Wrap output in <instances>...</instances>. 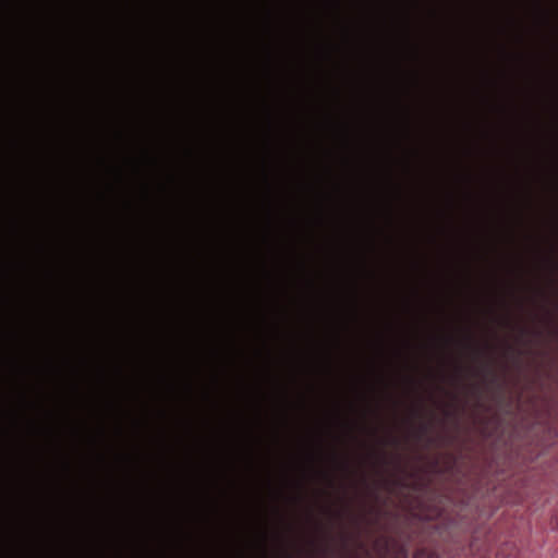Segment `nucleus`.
<instances>
[{
  "mask_svg": "<svg viewBox=\"0 0 558 558\" xmlns=\"http://www.w3.org/2000/svg\"><path fill=\"white\" fill-rule=\"evenodd\" d=\"M331 48L330 46L318 45L316 47V56L320 60H329L331 58Z\"/></svg>",
  "mask_w": 558,
  "mask_h": 558,
  "instance_id": "obj_8",
  "label": "nucleus"
},
{
  "mask_svg": "<svg viewBox=\"0 0 558 558\" xmlns=\"http://www.w3.org/2000/svg\"><path fill=\"white\" fill-rule=\"evenodd\" d=\"M368 457L374 460V462L380 466L389 465L392 462V459H389L387 453L384 451H372ZM393 461L397 463L400 462V457L395 456Z\"/></svg>",
  "mask_w": 558,
  "mask_h": 558,
  "instance_id": "obj_5",
  "label": "nucleus"
},
{
  "mask_svg": "<svg viewBox=\"0 0 558 558\" xmlns=\"http://www.w3.org/2000/svg\"><path fill=\"white\" fill-rule=\"evenodd\" d=\"M481 549H482V548H481L480 546H477V541H476V538L474 537V538L472 539L471 544H470V550H471L472 553H474V551H480Z\"/></svg>",
  "mask_w": 558,
  "mask_h": 558,
  "instance_id": "obj_30",
  "label": "nucleus"
},
{
  "mask_svg": "<svg viewBox=\"0 0 558 558\" xmlns=\"http://www.w3.org/2000/svg\"><path fill=\"white\" fill-rule=\"evenodd\" d=\"M429 428H430L429 423L421 422L416 426H411L408 435L410 438L414 439L415 441H421L427 436Z\"/></svg>",
  "mask_w": 558,
  "mask_h": 558,
  "instance_id": "obj_4",
  "label": "nucleus"
},
{
  "mask_svg": "<svg viewBox=\"0 0 558 558\" xmlns=\"http://www.w3.org/2000/svg\"><path fill=\"white\" fill-rule=\"evenodd\" d=\"M343 131H344L345 137H348V129L344 128Z\"/></svg>",
  "mask_w": 558,
  "mask_h": 558,
  "instance_id": "obj_60",
  "label": "nucleus"
},
{
  "mask_svg": "<svg viewBox=\"0 0 558 558\" xmlns=\"http://www.w3.org/2000/svg\"><path fill=\"white\" fill-rule=\"evenodd\" d=\"M463 344L468 347L474 359L483 357L487 354L489 350V345L487 343H480L471 333L470 330H466L463 337Z\"/></svg>",
  "mask_w": 558,
  "mask_h": 558,
  "instance_id": "obj_3",
  "label": "nucleus"
},
{
  "mask_svg": "<svg viewBox=\"0 0 558 558\" xmlns=\"http://www.w3.org/2000/svg\"><path fill=\"white\" fill-rule=\"evenodd\" d=\"M159 381L162 383V384H166L167 389L169 391H171V392L174 391V385L172 383H170L165 375H160L159 376Z\"/></svg>",
  "mask_w": 558,
  "mask_h": 558,
  "instance_id": "obj_23",
  "label": "nucleus"
},
{
  "mask_svg": "<svg viewBox=\"0 0 558 558\" xmlns=\"http://www.w3.org/2000/svg\"><path fill=\"white\" fill-rule=\"evenodd\" d=\"M378 442L381 445L399 446L400 439H399V437H397L392 434H388L385 438L379 439Z\"/></svg>",
  "mask_w": 558,
  "mask_h": 558,
  "instance_id": "obj_12",
  "label": "nucleus"
},
{
  "mask_svg": "<svg viewBox=\"0 0 558 558\" xmlns=\"http://www.w3.org/2000/svg\"><path fill=\"white\" fill-rule=\"evenodd\" d=\"M45 275H46V277H47L48 279H52V278L54 277L53 271H52V270H50V269H49V270H47V271L45 272Z\"/></svg>",
  "mask_w": 558,
  "mask_h": 558,
  "instance_id": "obj_36",
  "label": "nucleus"
},
{
  "mask_svg": "<svg viewBox=\"0 0 558 558\" xmlns=\"http://www.w3.org/2000/svg\"><path fill=\"white\" fill-rule=\"evenodd\" d=\"M452 341V337H447L446 338V343H450Z\"/></svg>",
  "mask_w": 558,
  "mask_h": 558,
  "instance_id": "obj_55",
  "label": "nucleus"
},
{
  "mask_svg": "<svg viewBox=\"0 0 558 558\" xmlns=\"http://www.w3.org/2000/svg\"><path fill=\"white\" fill-rule=\"evenodd\" d=\"M211 379H213V381H214L215 384H217V383L219 381L218 376H213V377H211Z\"/></svg>",
  "mask_w": 558,
  "mask_h": 558,
  "instance_id": "obj_47",
  "label": "nucleus"
},
{
  "mask_svg": "<svg viewBox=\"0 0 558 558\" xmlns=\"http://www.w3.org/2000/svg\"><path fill=\"white\" fill-rule=\"evenodd\" d=\"M116 371H117V373L121 374L123 369H122V367L118 366V367L116 368Z\"/></svg>",
  "mask_w": 558,
  "mask_h": 558,
  "instance_id": "obj_54",
  "label": "nucleus"
},
{
  "mask_svg": "<svg viewBox=\"0 0 558 558\" xmlns=\"http://www.w3.org/2000/svg\"><path fill=\"white\" fill-rule=\"evenodd\" d=\"M8 336H9L10 338H16V333H15V332H9V333H8Z\"/></svg>",
  "mask_w": 558,
  "mask_h": 558,
  "instance_id": "obj_48",
  "label": "nucleus"
},
{
  "mask_svg": "<svg viewBox=\"0 0 558 558\" xmlns=\"http://www.w3.org/2000/svg\"><path fill=\"white\" fill-rule=\"evenodd\" d=\"M125 206H126L128 208H130V207H131V203H130V202H125Z\"/></svg>",
  "mask_w": 558,
  "mask_h": 558,
  "instance_id": "obj_59",
  "label": "nucleus"
},
{
  "mask_svg": "<svg viewBox=\"0 0 558 558\" xmlns=\"http://www.w3.org/2000/svg\"><path fill=\"white\" fill-rule=\"evenodd\" d=\"M496 557L497 558H517L518 553L513 546L510 547L509 545H505L498 550Z\"/></svg>",
  "mask_w": 558,
  "mask_h": 558,
  "instance_id": "obj_7",
  "label": "nucleus"
},
{
  "mask_svg": "<svg viewBox=\"0 0 558 558\" xmlns=\"http://www.w3.org/2000/svg\"><path fill=\"white\" fill-rule=\"evenodd\" d=\"M404 381H405L407 384H414V383H415V380H414V379H413V377H411V376H405V377H404Z\"/></svg>",
  "mask_w": 558,
  "mask_h": 558,
  "instance_id": "obj_37",
  "label": "nucleus"
},
{
  "mask_svg": "<svg viewBox=\"0 0 558 558\" xmlns=\"http://www.w3.org/2000/svg\"><path fill=\"white\" fill-rule=\"evenodd\" d=\"M38 252L43 253L45 251V246L43 244L37 245Z\"/></svg>",
  "mask_w": 558,
  "mask_h": 558,
  "instance_id": "obj_42",
  "label": "nucleus"
},
{
  "mask_svg": "<svg viewBox=\"0 0 558 558\" xmlns=\"http://www.w3.org/2000/svg\"><path fill=\"white\" fill-rule=\"evenodd\" d=\"M185 153H186L187 156H192L193 155V150L191 148H187L185 150Z\"/></svg>",
  "mask_w": 558,
  "mask_h": 558,
  "instance_id": "obj_45",
  "label": "nucleus"
},
{
  "mask_svg": "<svg viewBox=\"0 0 558 558\" xmlns=\"http://www.w3.org/2000/svg\"><path fill=\"white\" fill-rule=\"evenodd\" d=\"M98 458H99V460H101V461H104V459H105L102 454H99V456H98Z\"/></svg>",
  "mask_w": 558,
  "mask_h": 558,
  "instance_id": "obj_62",
  "label": "nucleus"
},
{
  "mask_svg": "<svg viewBox=\"0 0 558 558\" xmlns=\"http://www.w3.org/2000/svg\"><path fill=\"white\" fill-rule=\"evenodd\" d=\"M142 158H143L144 162L151 165V166H156L158 162L157 158L151 156L147 149H144L142 151Z\"/></svg>",
  "mask_w": 558,
  "mask_h": 558,
  "instance_id": "obj_14",
  "label": "nucleus"
},
{
  "mask_svg": "<svg viewBox=\"0 0 558 558\" xmlns=\"http://www.w3.org/2000/svg\"><path fill=\"white\" fill-rule=\"evenodd\" d=\"M98 161L104 165L105 163V159L104 158H99Z\"/></svg>",
  "mask_w": 558,
  "mask_h": 558,
  "instance_id": "obj_57",
  "label": "nucleus"
},
{
  "mask_svg": "<svg viewBox=\"0 0 558 558\" xmlns=\"http://www.w3.org/2000/svg\"><path fill=\"white\" fill-rule=\"evenodd\" d=\"M352 537L350 534L348 533H342L340 535V542H341V546L342 548H348L350 542H351Z\"/></svg>",
  "mask_w": 558,
  "mask_h": 558,
  "instance_id": "obj_22",
  "label": "nucleus"
},
{
  "mask_svg": "<svg viewBox=\"0 0 558 558\" xmlns=\"http://www.w3.org/2000/svg\"><path fill=\"white\" fill-rule=\"evenodd\" d=\"M500 51L502 53V56L507 57V58H512V59H515V60H523L524 56L522 53H510L508 52L507 48L505 46H501L500 47Z\"/></svg>",
  "mask_w": 558,
  "mask_h": 558,
  "instance_id": "obj_17",
  "label": "nucleus"
},
{
  "mask_svg": "<svg viewBox=\"0 0 558 558\" xmlns=\"http://www.w3.org/2000/svg\"><path fill=\"white\" fill-rule=\"evenodd\" d=\"M44 371L49 374H60V368L51 360H47Z\"/></svg>",
  "mask_w": 558,
  "mask_h": 558,
  "instance_id": "obj_15",
  "label": "nucleus"
},
{
  "mask_svg": "<svg viewBox=\"0 0 558 558\" xmlns=\"http://www.w3.org/2000/svg\"><path fill=\"white\" fill-rule=\"evenodd\" d=\"M210 353H211V355H213V356H215V357L219 356V350H218V349H213V350L210 351Z\"/></svg>",
  "mask_w": 558,
  "mask_h": 558,
  "instance_id": "obj_39",
  "label": "nucleus"
},
{
  "mask_svg": "<svg viewBox=\"0 0 558 558\" xmlns=\"http://www.w3.org/2000/svg\"><path fill=\"white\" fill-rule=\"evenodd\" d=\"M5 413H7V415H8V416L13 421V422H16V420H17V415H16V413H15V412L8 411V412H5Z\"/></svg>",
  "mask_w": 558,
  "mask_h": 558,
  "instance_id": "obj_32",
  "label": "nucleus"
},
{
  "mask_svg": "<svg viewBox=\"0 0 558 558\" xmlns=\"http://www.w3.org/2000/svg\"><path fill=\"white\" fill-rule=\"evenodd\" d=\"M97 375H98V379L99 381L101 383H105L106 379H107V376H106V371L104 367H99L98 371H97Z\"/></svg>",
  "mask_w": 558,
  "mask_h": 558,
  "instance_id": "obj_25",
  "label": "nucleus"
},
{
  "mask_svg": "<svg viewBox=\"0 0 558 558\" xmlns=\"http://www.w3.org/2000/svg\"><path fill=\"white\" fill-rule=\"evenodd\" d=\"M20 403L25 409H34L35 402L28 399V397L25 393L20 395L19 397Z\"/></svg>",
  "mask_w": 558,
  "mask_h": 558,
  "instance_id": "obj_13",
  "label": "nucleus"
},
{
  "mask_svg": "<svg viewBox=\"0 0 558 558\" xmlns=\"http://www.w3.org/2000/svg\"><path fill=\"white\" fill-rule=\"evenodd\" d=\"M375 546L391 558H408L409 553L404 545L391 536H380L376 539Z\"/></svg>",
  "mask_w": 558,
  "mask_h": 558,
  "instance_id": "obj_2",
  "label": "nucleus"
},
{
  "mask_svg": "<svg viewBox=\"0 0 558 558\" xmlns=\"http://www.w3.org/2000/svg\"><path fill=\"white\" fill-rule=\"evenodd\" d=\"M543 262H544V264L549 268V270H550L551 272H556V271H557L558 266H557V263H556L553 258H550V257H545V258L543 259Z\"/></svg>",
  "mask_w": 558,
  "mask_h": 558,
  "instance_id": "obj_18",
  "label": "nucleus"
},
{
  "mask_svg": "<svg viewBox=\"0 0 558 558\" xmlns=\"http://www.w3.org/2000/svg\"><path fill=\"white\" fill-rule=\"evenodd\" d=\"M116 135H117L118 138H122V136H123L122 132H120V131L117 132Z\"/></svg>",
  "mask_w": 558,
  "mask_h": 558,
  "instance_id": "obj_50",
  "label": "nucleus"
},
{
  "mask_svg": "<svg viewBox=\"0 0 558 558\" xmlns=\"http://www.w3.org/2000/svg\"><path fill=\"white\" fill-rule=\"evenodd\" d=\"M143 196L147 199L149 197V191L147 185H143Z\"/></svg>",
  "mask_w": 558,
  "mask_h": 558,
  "instance_id": "obj_35",
  "label": "nucleus"
},
{
  "mask_svg": "<svg viewBox=\"0 0 558 558\" xmlns=\"http://www.w3.org/2000/svg\"><path fill=\"white\" fill-rule=\"evenodd\" d=\"M107 407H108L109 409H113V408H114V403H113L112 401H108V402H107Z\"/></svg>",
  "mask_w": 558,
  "mask_h": 558,
  "instance_id": "obj_43",
  "label": "nucleus"
},
{
  "mask_svg": "<svg viewBox=\"0 0 558 558\" xmlns=\"http://www.w3.org/2000/svg\"><path fill=\"white\" fill-rule=\"evenodd\" d=\"M118 459L122 462L130 463L132 461V457L129 453L118 454Z\"/></svg>",
  "mask_w": 558,
  "mask_h": 558,
  "instance_id": "obj_29",
  "label": "nucleus"
},
{
  "mask_svg": "<svg viewBox=\"0 0 558 558\" xmlns=\"http://www.w3.org/2000/svg\"><path fill=\"white\" fill-rule=\"evenodd\" d=\"M331 514H332L333 518L339 519V518H341L343 515V510H336Z\"/></svg>",
  "mask_w": 558,
  "mask_h": 558,
  "instance_id": "obj_33",
  "label": "nucleus"
},
{
  "mask_svg": "<svg viewBox=\"0 0 558 558\" xmlns=\"http://www.w3.org/2000/svg\"><path fill=\"white\" fill-rule=\"evenodd\" d=\"M311 545L315 546L317 553H319L320 555H327V554L330 553V547L327 544L320 545V546H316V544L314 542H311Z\"/></svg>",
  "mask_w": 558,
  "mask_h": 558,
  "instance_id": "obj_20",
  "label": "nucleus"
},
{
  "mask_svg": "<svg viewBox=\"0 0 558 558\" xmlns=\"http://www.w3.org/2000/svg\"><path fill=\"white\" fill-rule=\"evenodd\" d=\"M28 427H29L31 433H33V434L46 435V436L52 435V429L50 427H38L35 424V422H33V421H31L28 423Z\"/></svg>",
  "mask_w": 558,
  "mask_h": 558,
  "instance_id": "obj_9",
  "label": "nucleus"
},
{
  "mask_svg": "<svg viewBox=\"0 0 558 558\" xmlns=\"http://www.w3.org/2000/svg\"><path fill=\"white\" fill-rule=\"evenodd\" d=\"M185 389H186L187 391H191V390H192V385H190V384L185 385Z\"/></svg>",
  "mask_w": 558,
  "mask_h": 558,
  "instance_id": "obj_51",
  "label": "nucleus"
},
{
  "mask_svg": "<svg viewBox=\"0 0 558 558\" xmlns=\"http://www.w3.org/2000/svg\"><path fill=\"white\" fill-rule=\"evenodd\" d=\"M82 363H83V364H86V363H87V360H86V359H82Z\"/></svg>",
  "mask_w": 558,
  "mask_h": 558,
  "instance_id": "obj_64",
  "label": "nucleus"
},
{
  "mask_svg": "<svg viewBox=\"0 0 558 558\" xmlns=\"http://www.w3.org/2000/svg\"><path fill=\"white\" fill-rule=\"evenodd\" d=\"M414 558H439L438 554L427 548H420L415 551Z\"/></svg>",
  "mask_w": 558,
  "mask_h": 558,
  "instance_id": "obj_11",
  "label": "nucleus"
},
{
  "mask_svg": "<svg viewBox=\"0 0 558 558\" xmlns=\"http://www.w3.org/2000/svg\"><path fill=\"white\" fill-rule=\"evenodd\" d=\"M325 3L330 9H339L340 8L339 0H325Z\"/></svg>",
  "mask_w": 558,
  "mask_h": 558,
  "instance_id": "obj_24",
  "label": "nucleus"
},
{
  "mask_svg": "<svg viewBox=\"0 0 558 558\" xmlns=\"http://www.w3.org/2000/svg\"><path fill=\"white\" fill-rule=\"evenodd\" d=\"M62 466L65 471H70L71 465L69 462H63Z\"/></svg>",
  "mask_w": 558,
  "mask_h": 558,
  "instance_id": "obj_40",
  "label": "nucleus"
},
{
  "mask_svg": "<svg viewBox=\"0 0 558 558\" xmlns=\"http://www.w3.org/2000/svg\"><path fill=\"white\" fill-rule=\"evenodd\" d=\"M521 353L519 351H517L512 345L510 344H506L505 345V355L510 357V356H513V359L515 361H518V357Z\"/></svg>",
  "mask_w": 558,
  "mask_h": 558,
  "instance_id": "obj_16",
  "label": "nucleus"
},
{
  "mask_svg": "<svg viewBox=\"0 0 558 558\" xmlns=\"http://www.w3.org/2000/svg\"><path fill=\"white\" fill-rule=\"evenodd\" d=\"M538 22L543 25L550 23V14L547 10L543 9L539 4L536 5Z\"/></svg>",
  "mask_w": 558,
  "mask_h": 558,
  "instance_id": "obj_10",
  "label": "nucleus"
},
{
  "mask_svg": "<svg viewBox=\"0 0 558 558\" xmlns=\"http://www.w3.org/2000/svg\"><path fill=\"white\" fill-rule=\"evenodd\" d=\"M11 231L14 234L19 233V231H20V225H19V221L16 219H12L11 220Z\"/></svg>",
  "mask_w": 558,
  "mask_h": 558,
  "instance_id": "obj_28",
  "label": "nucleus"
},
{
  "mask_svg": "<svg viewBox=\"0 0 558 558\" xmlns=\"http://www.w3.org/2000/svg\"><path fill=\"white\" fill-rule=\"evenodd\" d=\"M410 415L411 417L413 418H416V417H420L421 416V408L420 407H414L410 410Z\"/></svg>",
  "mask_w": 558,
  "mask_h": 558,
  "instance_id": "obj_27",
  "label": "nucleus"
},
{
  "mask_svg": "<svg viewBox=\"0 0 558 558\" xmlns=\"http://www.w3.org/2000/svg\"><path fill=\"white\" fill-rule=\"evenodd\" d=\"M315 222H316V225L322 226L324 222L323 217L322 216L317 217Z\"/></svg>",
  "mask_w": 558,
  "mask_h": 558,
  "instance_id": "obj_38",
  "label": "nucleus"
},
{
  "mask_svg": "<svg viewBox=\"0 0 558 558\" xmlns=\"http://www.w3.org/2000/svg\"><path fill=\"white\" fill-rule=\"evenodd\" d=\"M133 423H134V425H135L136 427H138V426L141 425V422H140L138 420H134V422H133Z\"/></svg>",
  "mask_w": 558,
  "mask_h": 558,
  "instance_id": "obj_49",
  "label": "nucleus"
},
{
  "mask_svg": "<svg viewBox=\"0 0 558 558\" xmlns=\"http://www.w3.org/2000/svg\"><path fill=\"white\" fill-rule=\"evenodd\" d=\"M428 444H433L434 442V439L433 438H428Z\"/></svg>",
  "mask_w": 558,
  "mask_h": 558,
  "instance_id": "obj_61",
  "label": "nucleus"
},
{
  "mask_svg": "<svg viewBox=\"0 0 558 558\" xmlns=\"http://www.w3.org/2000/svg\"><path fill=\"white\" fill-rule=\"evenodd\" d=\"M11 144H12L13 147H17L19 146V142L16 140H13L11 142Z\"/></svg>",
  "mask_w": 558,
  "mask_h": 558,
  "instance_id": "obj_44",
  "label": "nucleus"
},
{
  "mask_svg": "<svg viewBox=\"0 0 558 558\" xmlns=\"http://www.w3.org/2000/svg\"><path fill=\"white\" fill-rule=\"evenodd\" d=\"M444 415L446 418H457V413L450 405L444 408Z\"/></svg>",
  "mask_w": 558,
  "mask_h": 558,
  "instance_id": "obj_21",
  "label": "nucleus"
},
{
  "mask_svg": "<svg viewBox=\"0 0 558 558\" xmlns=\"http://www.w3.org/2000/svg\"><path fill=\"white\" fill-rule=\"evenodd\" d=\"M99 433H100L101 435H104V434H105L104 428H100V429H99Z\"/></svg>",
  "mask_w": 558,
  "mask_h": 558,
  "instance_id": "obj_63",
  "label": "nucleus"
},
{
  "mask_svg": "<svg viewBox=\"0 0 558 558\" xmlns=\"http://www.w3.org/2000/svg\"><path fill=\"white\" fill-rule=\"evenodd\" d=\"M265 49L268 53L270 52V46H266Z\"/></svg>",
  "mask_w": 558,
  "mask_h": 558,
  "instance_id": "obj_58",
  "label": "nucleus"
},
{
  "mask_svg": "<svg viewBox=\"0 0 558 558\" xmlns=\"http://www.w3.org/2000/svg\"><path fill=\"white\" fill-rule=\"evenodd\" d=\"M518 332H519V338L521 339V338L526 337L527 335H530L531 330L529 328L522 326V327L519 328Z\"/></svg>",
  "mask_w": 558,
  "mask_h": 558,
  "instance_id": "obj_26",
  "label": "nucleus"
},
{
  "mask_svg": "<svg viewBox=\"0 0 558 558\" xmlns=\"http://www.w3.org/2000/svg\"><path fill=\"white\" fill-rule=\"evenodd\" d=\"M306 283L310 286V287H313L314 286V282L313 280H307Z\"/></svg>",
  "mask_w": 558,
  "mask_h": 558,
  "instance_id": "obj_53",
  "label": "nucleus"
},
{
  "mask_svg": "<svg viewBox=\"0 0 558 558\" xmlns=\"http://www.w3.org/2000/svg\"><path fill=\"white\" fill-rule=\"evenodd\" d=\"M264 26H265V31H266V32H268V33H269V32L271 31V22H270V20H269V19H267V20L265 21V25H264Z\"/></svg>",
  "mask_w": 558,
  "mask_h": 558,
  "instance_id": "obj_34",
  "label": "nucleus"
},
{
  "mask_svg": "<svg viewBox=\"0 0 558 558\" xmlns=\"http://www.w3.org/2000/svg\"><path fill=\"white\" fill-rule=\"evenodd\" d=\"M332 462L333 466L339 471L349 472L351 470V462L347 457L333 454Z\"/></svg>",
  "mask_w": 558,
  "mask_h": 558,
  "instance_id": "obj_6",
  "label": "nucleus"
},
{
  "mask_svg": "<svg viewBox=\"0 0 558 558\" xmlns=\"http://www.w3.org/2000/svg\"><path fill=\"white\" fill-rule=\"evenodd\" d=\"M158 414H159V416H160V417H162V418H165V417L167 416V412H166L165 410H160V411L158 412Z\"/></svg>",
  "mask_w": 558,
  "mask_h": 558,
  "instance_id": "obj_41",
  "label": "nucleus"
},
{
  "mask_svg": "<svg viewBox=\"0 0 558 558\" xmlns=\"http://www.w3.org/2000/svg\"><path fill=\"white\" fill-rule=\"evenodd\" d=\"M266 72H267L268 74L270 73V64H269V63H267V65H266Z\"/></svg>",
  "mask_w": 558,
  "mask_h": 558,
  "instance_id": "obj_52",
  "label": "nucleus"
},
{
  "mask_svg": "<svg viewBox=\"0 0 558 558\" xmlns=\"http://www.w3.org/2000/svg\"><path fill=\"white\" fill-rule=\"evenodd\" d=\"M7 268L25 270L27 268V264L25 262H14V263L7 265Z\"/></svg>",
  "mask_w": 558,
  "mask_h": 558,
  "instance_id": "obj_19",
  "label": "nucleus"
},
{
  "mask_svg": "<svg viewBox=\"0 0 558 558\" xmlns=\"http://www.w3.org/2000/svg\"><path fill=\"white\" fill-rule=\"evenodd\" d=\"M72 433H73V435L77 436L80 430L77 428H72Z\"/></svg>",
  "mask_w": 558,
  "mask_h": 558,
  "instance_id": "obj_46",
  "label": "nucleus"
},
{
  "mask_svg": "<svg viewBox=\"0 0 558 558\" xmlns=\"http://www.w3.org/2000/svg\"><path fill=\"white\" fill-rule=\"evenodd\" d=\"M109 169L117 175L119 181L122 180V170L119 167H110Z\"/></svg>",
  "mask_w": 558,
  "mask_h": 558,
  "instance_id": "obj_31",
  "label": "nucleus"
},
{
  "mask_svg": "<svg viewBox=\"0 0 558 558\" xmlns=\"http://www.w3.org/2000/svg\"><path fill=\"white\" fill-rule=\"evenodd\" d=\"M283 558H292L291 555H289L288 553H284L283 554Z\"/></svg>",
  "mask_w": 558,
  "mask_h": 558,
  "instance_id": "obj_56",
  "label": "nucleus"
},
{
  "mask_svg": "<svg viewBox=\"0 0 558 558\" xmlns=\"http://www.w3.org/2000/svg\"><path fill=\"white\" fill-rule=\"evenodd\" d=\"M465 374L475 377L487 378L490 377V383H495L497 377L493 374V369L488 363H485L478 367H464L461 364H454L452 368V373L449 376V381L456 384L460 381Z\"/></svg>",
  "mask_w": 558,
  "mask_h": 558,
  "instance_id": "obj_1",
  "label": "nucleus"
}]
</instances>
